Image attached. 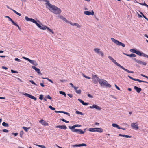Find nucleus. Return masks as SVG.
<instances>
[{
  "label": "nucleus",
  "instance_id": "46",
  "mask_svg": "<svg viewBox=\"0 0 148 148\" xmlns=\"http://www.w3.org/2000/svg\"><path fill=\"white\" fill-rule=\"evenodd\" d=\"M81 90H76V93L78 94H80L81 93Z\"/></svg>",
  "mask_w": 148,
  "mask_h": 148
},
{
  "label": "nucleus",
  "instance_id": "7",
  "mask_svg": "<svg viewBox=\"0 0 148 148\" xmlns=\"http://www.w3.org/2000/svg\"><path fill=\"white\" fill-rule=\"evenodd\" d=\"M25 20H27V21H30L31 22H32L35 24L36 25L38 23H37V22L35 21L34 19H32V18H29L27 16H26L25 18Z\"/></svg>",
  "mask_w": 148,
  "mask_h": 148
},
{
  "label": "nucleus",
  "instance_id": "40",
  "mask_svg": "<svg viewBox=\"0 0 148 148\" xmlns=\"http://www.w3.org/2000/svg\"><path fill=\"white\" fill-rule=\"evenodd\" d=\"M46 29H47L48 30V31H49L50 32H51L52 33L54 34V32L51 29H50L49 28L47 27Z\"/></svg>",
  "mask_w": 148,
  "mask_h": 148
},
{
  "label": "nucleus",
  "instance_id": "47",
  "mask_svg": "<svg viewBox=\"0 0 148 148\" xmlns=\"http://www.w3.org/2000/svg\"><path fill=\"white\" fill-rule=\"evenodd\" d=\"M99 54H100L101 56L102 57H103L104 56L103 53L102 52V51H101L100 52V53H99Z\"/></svg>",
  "mask_w": 148,
  "mask_h": 148
},
{
  "label": "nucleus",
  "instance_id": "34",
  "mask_svg": "<svg viewBox=\"0 0 148 148\" xmlns=\"http://www.w3.org/2000/svg\"><path fill=\"white\" fill-rule=\"evenodd\" d=\"M23 128L25 131L26 132H27L28 130L29 129L30 127H29L28 128H27L26 127H23Z\"/></svg>",
  "mask_w": 148,
  "mask_h": 148
},
{
  "label": "nucleus",
  "instance_id": "41",
  "mask_svg": "<svg viewBox=\"0 0 148 148\" xmlns=\"http://www.w3.org/2000/svg\"><path fill=\"white\" fill-rule=\"evenodd\" d=\"M13 24L15 26L17 27H18V29H19L20 30V28L19 27V26L17 24H16L15 22H14Z\"/></svg>",
  "mask_w": 148,
  "mask_h": 148
},
{
  "label": "nucleus",
  "instance_id": "10",
  "mask_svg": "<svg viewBox=\"0 0 148 148\" xmlns=\"http://www.w3.org/2000/svg\"><path fill=\"white\" fill-rule=\"evenodd\" d=\"M72 132L79 133L80 134H83L84 133V131H83L81 129H75L72 130Z\"/></svg>",
  "mask_w": 148,
  "mask_h": 148
},
{
  "label": "nucleus",
  "instance_id": "17",
  "mask_svg": "<svg viewBox=\"0 0 148 148\" xmlns=\"http://www.w3.org/2000/svg\"><path fill=\"white\" fill-rule=\"evenodd\" d=\"M6 7L8 8L9 9H10V10H11L13 12H14L16 14L19 15V16H21V13H19L18 12L16 11H15V10L10 8V7L8 5H7Z\"/></svg>",
  "mask_w": 148,
  "mask_h": 148
},
{
  "label": "nucleus",
  "instance_id": "45",
  "mask_svg": "<svg viewBox=\"0 0 148 148\" xmlns=\"http://www.w3.org/2000/svg\"><path fill=\"white\" fill-rule=\"evenodd\" d=\"M83 76L85 77L86 78L88 79H91V78L90 77L87 76H86L84 74H83Z\"/></svg>",
  "mask_w": 148,
  "mask_h": 148
},
{
  "label": "nucleus",
  "instance_id": "30",
  "mask_svg": "<svg viewBox=\"0 0 148 148\" xmlns=\"http://www.w3.org/2000/svg\"><path fill=\"white\" fill-rule=\"evenodd\" d=\"M2 125L5 127H8L9 126L8 124L6 123L5 122H3L2 123Z\"/></svg>",
  "mask_w": 148,
  "mask_h": 148
},
{
  "label": "nucleus",
  "instance_id": "11",
  "mask_svg": "<svg viewBox=\"0 0 148 148\" xmlns=\"http://www.w3.org/2000/svg\"><path fill=\"white\" fill-rule=\"evenodd\" d=\"M32 67L35 70V71L38 73L39 75H42V73L40 71V69H39L37 68L36 67L34 66H32Z\"/></svg>",
  "mask_w": 148,
  "mask_h": 148
},
{
  "label": "nucleus",
  "instance_id": "55",
  "mask_svg": "<svg viewBox=\"0 0 148 148\" xmlns=\"http://www.w3.org/2000/svg\"><path fill=\"white\" fill-rule=\"evenodd\" d=\"M63 113H64L66 115H67L69 116H70V114L64 111Z\"/></svg>",
  "mask_w": 148,
  "mask_h": 148
},
{
  "label": "nucleus",
  "instance_id": "16",
  "mask_svg": "<svg viewBox=\"0 0 148 148\" xmlns=\"http://www.w3.org/2000/svg\"><path fill=\"white\" fill-rule=\"evenodd\" d=\"M29 62L35 66L38 65V64L35 60L30 59Z\"/></svg>",
  "mask_w": 148,
  "mask_h": 148
},
{
  "label": "nucleus",
  "instance_id": "19",
  "mask_svg": "<svg viewBox=\"0 0 148 148\" xmlns=\"http://www.w3.org/2000/svg\"><path fill=\"white\" fill-rule=\"evenodd\" d=\"M56 128L64 130H66L67 129V127L65 125H58L56 126Z\"/></svg>",
  "mask_w": 148,
  "mask_h": 148
},
{
  "label": "nucleus",
  "instance_id": "39",
  "mask_svg": "<svg viewBox=\"0 0 148 148\" xmlns=\"http://www.w3.org/2000/svg\"><path fill=\"white\" fill-rule=\"evenodd\" d=\"M45 98H48L51 100L52 99V98L49 95L45 96Z\"/></svg>",
  "mask_w": 148,
  "mask_h": 148
},
{
  "label": "nucleus",
  "instance_id": "37",
  "mask_svg": "<svg viewBox=\"0 0 148 148\" xmlns=\"http://www.w3.org/2000/svg\"><path fill=\"white\" fill-rule=\"evenodd\" d=\"M36 145L37 146H38L39 147H40L42 148H46L45 146L44 145Z\"/></svg>",
  "mask_w": 148,
  "mask_h": 148
},
{
  "label": "nucleus",
  "instance_id": "15",
  "mask_svg": "<svg viewBox=\"0 0 148 148\" xmlns=\"http://www.w3.org/2000/svg\"><path fill=\"white\" fill-rule=\"evenodd\" d=\"M39 122L43 125L47 126L48 125V123L43 119H41L40 120Z\"/></svg>",
  "mask_w": 148,
  "mask_h": 148
},
{
  "label": "nucleus",
  "instance_id": "8",
  "mask_svg": "<svg viewBox=\"0 0 148 148\" xmlns=\"http://www.w3.org/2000/svg\"><path fill=\"white\" fill-rule=\"evenodd\" d=\"M134 60L137 63L142 64L144 65H146L147 64V63L145 62H143L140 60L136 59V58H134Z\"/></svg>",
  "mask_w": 148,
  "mask_h": 148
},
{
  "label": "nucleus",
  "instance_id": "13",
  "mask_svg": "<svg viewBox=\"0 0 148 148\" xmlns=\"http://www.w3.org/2000/svg\"><path fill=\"white\" fill-rule=\"evenodd\" d=\"M84 13L85 14L87 15H93L94 13L93 10H92L91 12H90L89 11H85Z\"/></svg>",
  "mask_w": 148,
  "mask_h": 148
},
{
  "label": "nucleus",
  "instance_id": "12",
  "mask_svg": "<svg viewBox=\"0 0 148 148\" xmlns=\"http://www.w3.org/2000/svg\"><path fill=\"white\" fill-rule=\"evenodd\" d=\"M137 123H132L131 124V126L132 127V128L133 129H135L136 130H137L138 129V126Z\"/></svg>",
  "mask_w": 148,
  "mask_h": 148
},
{
  "label": "nucleus",
  "instance_id": "25",
  "mask_svg": "<svg viewBox=\"0 0 148 148\" xmlns=\"http://www.w3.org/2000/svg\"><path fill=\"white\" fill-rule=\"evenodd\" d=\"M112 125L113 127L117 128L118 129H120L121 128V127L119 126L117 124L115 123H113L112 124Z\"/></svg>",
  "mask_w": 148,
  "mask_h": 148
},
{
  "label": "nucleus",
  "instance_id": "1",
  "mask_svg": "<svg viewBox=\"0 0 148 148\" xmlns=\"http://www.w3.org/2000/svg\"><path fill=\"white\" fill-rule=\"evenodd\" d=\"M44 1L46 2L45 3L46 8L51 12L56 14L61 13V10L60 8L50 3L48 0H44Z\"/></svg>",
  "mask_w": 148,
  "mask_h": 148
},
{
  "label": "nucleus",
  "instance_id": "22",
  "mask_svg": "<svg viewBox=\"0 0 148 148\" xmlns=\"http://www.w3.org/2000/svg\"><path fill=\"white\" fill-rule=\"evenodd\" d=\"M134 89H135L138 93H139L142 90L140 88H139L136 86H135L134 87Z\"/></svg>",
  "mask_w": 148,
  "mask_h": 148
},
{
  "label": "nucleus",
  "instance_id": "48",
  "mask_svg": "<svg viewBox=\"0 0 148 148\" xmlns=\"http://www.w3.org/2000/svg\"><path fill=\"white\" fill-rule=\"evenodd\" d=\"M29 82H30L31 83L33 84H34L36 86L37 85V84L36 83H34V82L33 81L30 80H29Z\"/></svg>",
  "mask_w": 148,
  "mask_h": 148
},
{
  "label": "nucleus",
  "instance_id": "58",
  "mask_svg": "<svg viewBox=\"0 0 148 148\" xmlns=\"http://www.w3.org/2000/svg\"><path fill=\"white\" fill-rule=\"evenodd\" d=\"M138 3L139 4H140V5H144V6H145V5H146L147 4H146L145 3V2H144V3Z\"/></svg>",
  "mask_w": 148,
  "mask_h": 148
},
{
  "label": "nucleus",
  "instance_id": "49",
  "mask_svg": "<svg viewBox=\"0 0 148 148\" xmlns=\"http://www.w3.org/2000/svg\"><path fill=\"white\" fill-rule=\"evenodd\" d=\"M78 100L81 103H82V104H83L84 103V101L82 100L81 99H78Z\"/></svg>",
  "mask_w": 148,
  "mask_h": 148
},
{
  "label": "nucleus",
  "instance_id": "27",
  "mask_svg": "<svg viewBox=\"0 0 148 148\" xmlns=\"http://www.w3.org/2000/svg\"><path fill=\"white\" fill-rule=\"evenodd\" d=\"M137 55H138L140 56H143V53H141L140 52L136 51V53Z\"/></svg>",
  "mask_w": 148,
  "mask_h": 148
},
{
  "label": "nucleus",
  "instance_id": "29",
  "mask_svg": "<svg viewBox=\"0 0 148 148\" xmlns=\"http://www.w3.org/2000/svg\"><path fill=\"white\" fill-rule=\"evenodd\" d=\"M5 17L6 18H8L9 21H11L12 24H13L14 22V21L9 16H5Z\"/></svg>",
  "mask_w": 148,
  "mask_h": 148
},
{
  "label": "nucleus",
  "instance_id": "33",
  "mask_svg": "<svg viewBox=\"0 0 148 148\" xmlns=\"http://www.w3.org/2000/svg\"><path fill=\"white\" fill-rule=\"evenodd\" d=\"M69 127L70 129L72 130H72H75L74 129L75 128V127L74 125H73V126H69Z\"/></svg>",
  "mask_w": 148,
  "mask_h": 148
},
{
  "label": "nucleus",
  "instance_id": "24",
  "mask_svg": "<svg viewBox=\"0 0 148 148\" xmlns=\"http://www.w3.org/2000/svg\"><path fill=\"white\" fill-rule=\"evenodd\" d=\"M103 131V129L101 128H96V132L101 133Z\"/></svg>",
  "mask_w": 148,
  "mask_h": 148
},
{
  "label": "nucleus",
  "instance_id": "44",
  "mask_svg": "<svg viewBox=\"0 0 148 148\" xmlns=\"http://www.w3.org/2000/svg\"><path fill=\"white\" fill-rule=\"evenodd\" d=\"M61 120L63 121L64 122H65L66 123H69V121H66V120H65L64 119H61Z\"/></svg>",
  "mask_w": 148,
  "mask_h": 148
},
{
  "label": "nucleus",
  "instance_id": "20",
  "mask_svg": "<svg viewBox=\"0 0 148 148\" xmlns=\"http://www.w3.org/2000/svg\"><path fill=\"white\" fill-rule=\"evenodd\" d=\"M128 77L129 78L133 80H134V81H138L139 82H143V81H142V80H140L138 79H136L134 78L129 75H128Z\"/></svg>",
  "mask_w": 148,
  "mask_h": 148
},
{
  "label": "nucleus",
  "instance_id": "53",
  "mask_svg": "<svg viewBox=\"0 0 148 148\" xmlns=\"http://www.w3.org/2000/svg\"><path fill=\"white\" fill-rule=\"evenodd\" d=\"M87 96L91 98H93V97L92 95H91L90 94H87Z\"/></svg>",
  "mask_w": 148,
  "mask_h": 148
},
{
  "label": "nucleus",
  "instance_id": "56",
  "mask_svg": "<svg viewBox=\"0 0 148 148\" xmlns=\"http://www.w3.org/2000/svg\"><path fill=\"white\" fill-rule=\"evenodd\" d=\"M23 134V131H21L20 133V136L22 137V135Z\"/></svg>",
  "mask_w": 148,
  "mask_h": 148
},
{
  "label": "nucleus",
  "instance_id": "35",
  "mask_svg": "<svg viewBox=\"0 0 148 148\" xmlns=\"http://www.w3.org/2000/svg\"><path fill=\"white\" fill-rule=\"evenodd\" d=\"M76 113L77 114H80L82 115H83V114L81 112H79L78 111H76Z\"/></svg>",
  "mask_w": 148,
  "mask_h": 148
},
{
  "label": "nucleus",
  "instance_id": "36",
  "mask_svg": "<svg viewBox=\"0 0 148 148\" xmlns=\"http://www.w3.org/2000/svg\"><path fill=\"white\" fill-rule=\"evenodd\" d=\"M59 93L60 94L63 95H64V96L66 97V94L64 92L62 91H60L59 92Z\"/></svg>",
  "mask_w": 148,
  "mask_h": 148
},
{
  "label": "nucleus",
  "instance_id": "21",
  "mask_svg": "<svg viewBox=\"0 0 148 148\" xmlns=\"http://www.w3.org/2000/svg\"><path fill=\"white\" fill-rule=\"evenodd\" d=\"M87 146V145L86 144L84 143H82V144H76L74 145H73V147H81V146Z\"/></svg>",
  "mask_w": 148,
  "mask_h": 148
},
{
  "label": "nucleus",
  "instance_id": "2",
  "mask_svg": "<svg viewBox=\"0 0 148 148\" xmlns=\"http://www.w3.org/2000/svg\"><path fill=\"white\" fill-rule=\"evenodd\" d=\"M99 82L101 86H105L106 87L109 88H110L111 86L108 83L107 81L104 79H99Z\"/></svg>",
  "mask_w": 148,
  "mask_h": 148
},
{
  "label": "nucleus",
  "instance_id": "23",
  "mask_svg": "<svg viewBox=\"0 0 148 148\" xmlns=\"http://www.w3.org/2000/svg\"><path fill=\"white\" fill-rule=\"evenodd\" d=\"M70 24L71 25H72L73 26H76L77 28H79L81 27V26L78 23H72L70 22Z\"/></svg>",
  "mask_w": 148,
  "mask_h": 148
},
{
  "label": "nucleus",
  "instance_id": "60",
  "mask_svg": "<svg viewBox=\"0 0 148 148\" xmlns=\"http://www.w3.org/2000/svg\"><path fill=\"white\" fill-rule=\"evenodd\" d=\"M75 127H80L81 126V125H79V124H76L74 125Z\"/></svg>",
  "mask_w": 148,
  "mask_h": 148
},
{
  "label": "nucleus",
  "instance_id": "9",
  "mask_svg": "<svg viewBox=\"0 0 148 148\" xmlns=\"http://www.w3.org/2000/svg\"><path fill=\"white\" fill-rule=\"evenodd\" d=\"M24 95H25V96L30 98L32 99H33L35 101H36L37 100V98L34 97V96H33L32 95H31L29 94H27V93H25V94H24Z\"/></svg>",
  "mask_w": 148,
  "mask_h": 148
},
{
  "label": "nucleus",
  "instance_id": "18",
  "mask_svg": "<svg viewBox=\"0 0 148 148\" xmlns=\"http://www.w3.org/2000/svg\"><path fill=\"white\" fill-rule=\"evenodd\" d=\"M36 25L40 29L42 30H45L46 29L47 27L44 26L43 27L41 26L40 24L38 23Z\"/></svg>",
  "mask_w": 148,
  "mask_h": 148
},
{
  "label": "nucleus",
  "instance_id": "59",
  "mask_svg": "<svg viewBox=\"0 0 148 148\" xmlns=\"http://www.w3.org/2000/svg\"><path fill=\"white\" fill-rule=\"evenodd\" d=\"M67 95L70 98H72L73 97V95L72 94H67Z\"/></svg>",
  "mask_w": 148,
  "mask_h": 148
},
{
  "label": "nucleus",
  "instance_id": "6",
  "mask_svg": "<svg viewBox=\"0 0 148 148\" xmlns=\"http://www.w3.org/2000/svg\"><path fill=\"white\" fill-rule=\"evenodd\" d=\"M25 20H27V21H30L31 22H32L35 24L36 25L38 23H37V22L35 21L34 19H32V18H29L27 16H26L25 18Z\"/></svg>",
  "mask_w": 148,
  "mask_h": 148
},
{
  "label": "nucleus",
  "instance_id": "57",
  "mask_svg": "<svg viewBox=\"0 0 148 148\" xmlns=\"http://www.w3.org/2000/svg\"><path fill=\"white\" fill-rule=\"evenodd\" d=\"M23 58H24V59H25V60H27V61H28L29 62L30 60V59L27 58H26V57H23Z\"/></svg>",
  "mask_w": 148,
  "mask_h": 148
},
{
  "label": "nucleus",
  "instance_id": "5",
  "mask_svg": "<svg viewBox=\"0 0 148 148\" xmlns=\"http://www.w3.org/2000/svg\"><path fill=\"white\" fill-rule=\"evenodd\" d=\"M99 79L96 75H93L92 81L94 83L96 84L98 83Z\"/></svg>",
  "mask_w": 148,
  "mask_h": 148
},
{
  "label": "nucleus",
  "instance_id": "28",
  "mask_svg": "<svg viewBox=\"0 0 148 148\" xmlns=\"http://www.w3.org/2000/svg\"><path fill=\"white\" fill-rule=\"evenodd\" d=\"M88 130L91 132H96V128H90Z\"/></svg>",
  "mask_w": 148,
  "mask_h": 148
},
{
  "label": "nucleus",
  "instance_id": "50",
  "mask_svg": "<svg viewBox=\"0 0 148 148\" xmlns=\"http://www.w3.org/2000/svg\"><path fill=\"white\" fill-rule=\"evenodd\" d=\"M49 108L51 109L52 110H55V108H54V107H53L51 106L50 105L49 106Z\"/></svg>",
  "mask_w": 148,
  "mask_h": 148
},
{
  "label": "nucleus",
  "instance_id": "52",
  "mask_svg": "<svg viewBox=\"0 0 148 148\" xmlns=\"http://www.w3.org/2000/svg\"><path fill=\"white\" fill-rule=\"evenodd\" d=\"M140 13L142 15V16L145 19H146L147 21H148V19L145 16H144L142 12H141Z\"/></svg>",
  "mask_w": 148,
  "mask_h": 148
},
{
  "label": "nucleus",
  "instance_id": "51",
  "mask_svg": "<svg viewBox=\"0 0 148 148\" xmlns=\"http://www.w3.org/2000/svg\"><path fill=\"white\" fill-rule=\"evenodd\" d=\"M143 56L144 57H145L147 58H148V55L146 54H145L143 53Z\"/></svg>",
  "mask_w": 148,
  "mask_h": 148
},
{
  "label": "nucleus",
  "instance_id": "38",
  "mask_svg": "<svg viewBox=\"0 0 148 148\" xmlns=\"http://www.w3.org/2000/svg\"><path fill=\"white\" fill-rule=\"evenodd\" d=\"M130 51L131 52L133 53H136V50L135 49H131L130 50Z\"/></svg>",
  "mask_w": 148,
  "mask_h": 148
},
{
  "label": "nucleus",
  "instance_id": "42",
  "mask_svg": "<svg viewBox=\"0 0 148 148\" xmlns=\"http://www.w3.org/2000/svg\"><path fill=\"white\" fill-rule=\"evenodd\" d=\"M43 95L41 94L40 95L39 99L41 100H43Z\"/></svg>",
  "mask_w": 148,
  "mask_h": 148
},
{
  "label": "nucleus",
  "instance_id": "32",
  "mask_svg": "<svg viewBox=\"0 0 148 148\" xmlns=\"http://www.w3.org/2000/svg\"><path fill=\"white\" fill-rule=\"evenodd\" d=\"M59 17L60 19H62L64 21H65L66 22H67V21H68L64 17H63L62 16H60Z\"/></svg>",
  "mask_w": 148,
  "mask_h": 148
},
{
  "label": "nucleus",
  "instance_id": "54",
  "mask_svg": "<svg viewBox=\"0 0 148 148\" xmlns=\"http://www.w3.org/2000/svg\"><path fill=\"white\" fill-rule=\"evenodd\" d=\"M15 60L16 61H17L19 62H20L21 61V60L20 59L18 58H15Z\"/></svg>",
  "mask_w": 148,
  "mask_h": 148
},
{
  "label": "nucleus",
  "instance_id": "31",
  "mask_svg": "<svg viewBox=\"0 0 148 148\" xmlns=\"http://www.w3.org/2000/svg\"><path fill=\"white\" fill-rule=\"evenodd\" d=\"M94 51L95 52L98 54L101 51H100V49L98 48H96L94 49Z\"/></svg>",
  "mask_w": 148,
  "mask_h": 148
},
{
  "label": "nucleus",
  "instance_id": "62",
  "mask_svg": "<svg viewBox=\"0 0 148 148\" xmlns=\"http://www.w3.org/2000/svg\"><path fill=\"white\" fill-rule=\"evenodd\" d=\"M115 87H116V88L119 90H120V88L118 87L117 85L116 84H115Z\"/></svg>",
  "mask_w": 148,
  "mask_h": 148
},
{
  "label": "nucleus",
  "instance_id": "63",
  "mask_svg": "<svg viewBox=\"0 0 148 148\" xmlns=\"http://www.w3.org/2000/svg\"><path fill=\"white\" fill-rule=\"evenodd\" d=\"M141 75L144 77H145L147 79H148V76H145L144 75L142 74H141Z\"/></svg>",
  "mask_w": 148,
  "mask_h": 148
},
{
  "label": "nucleus",
  "instance_id": "14",
  "mask_svg": "<svg viewBox=\"0 0 148 148\" xmlns=\"http://www.w3.org/2000/svg\"><path fill=\"white\" fill-rule=\"evenodd\" d=\"M89 108L91 109L95 108L97 110H100L101 108L98 106L94 104L92 106H90Z\"/></svg>",
  "mask_w": 148,
  "mask_h": 148
},
{
  "label": "nucleus",
  "instance_id": "64",
  "mask_svg": "<svg viewBox=\"0 0 148 148\" xmlns=\"http://www.w3.org/2000/svg\"><path fill=\"white\" fill-rule=\"evenodd\" d=\"M12 134L14 135L15 136H16L18 134L17 133H12Z\"/></svg>",
  "mask_w": 148,
  "mask_h": 148
},
{
  "label": "nucleus",
  "instance_id": "61",
  "mask_svg": "<svg viewBox=\"0 0 148 148\" xmlns=\"http://www.w3.org/2000/svg\"><path fill=\"white\" fill-rule=\"evenodd\" d=\"M3 131L4 132H6V133H8L9 132V131L8 130H3Z\"/></svg>",
  "mask_w": 148,
  "mask_h": 148
},
{
  "label": "nucleus",
  "instance_id": "26",
  "mask_svg": "<svg viewBox=\"0 0 148 148\" xmlns=\"http://www.w3.org/2000/svg\"><path fill=\"white\" fill-rule=\"evenodd\" d=\"M125 54L126 55H127V56H129V57H135L136 56V55L135 54H133V53H132L130 54Z\"/></svg>",
  "mask_w": 148,
  "mask_h": 148
},
{
  "label": "nucleus",
  "instance_id": "3",
  "mask_svg": "<svg viewBox=\"0 0 148 148\" xmlns=\"http://www.w3.org/2000/svg\"><path fill=\"white\" fill-rule=\"evenodd\" d=\"M112 62L113 63L115 64L117 66H119V67L121 68L123 70H124L125 71H126V72H127L128 73H134V71H130L127 70V69H125L124 67H123V66H121L114 59H113L112 60Z\"/></svg>",
  "mask_w": 148,
  "mask_h": 148
},
{
  "label": "nucleus",
  "instance_id": "43",
  "mask_svg": "<svg viewBox=\"0 0 148 148\" xmlns=\"http://www.w3.org/2000/svg\"><path fill=\"white\" fill-rule=\"evenodd\" d=\"M43 79H47V80L48 81H49L50 82H51L53 83V81L51 80V79H49L48 78H43Z\"/></svg>",
  "mask_w": 148,
  "mask_h": 148
},
{
  "label": "nucleus",
  "instance_id": "4",
  "mask_svg": "<svg viewBox=\"0 0 148 148\" xmlns=\"http://www.w3.org/2000/svg\"><path fill=\"white\" fill-rule=\"evenodd\" d=\"M111 40L114 43L118 45L121 46L123 47H125V45L124 44L115 40L113 38H111Z\"/></svg>",
  "mask_w": 148,
  "mask_h": 148
}]
</instances>
